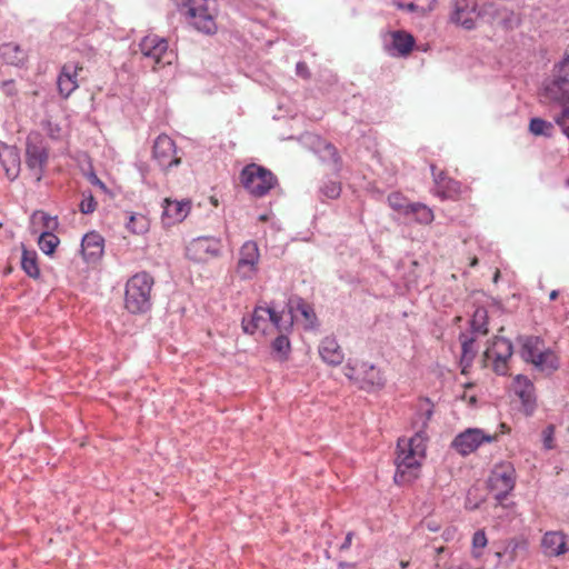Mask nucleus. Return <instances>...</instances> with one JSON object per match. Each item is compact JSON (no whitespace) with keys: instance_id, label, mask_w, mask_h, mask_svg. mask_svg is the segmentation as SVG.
<instances>
[{"instance_id":"obj_57","label":"nucleus","mask_w":569,"mask_h":569,"mask_svg":"<svg viewBox=\"0 0 569 569\" xmlns=\"http://www.w3.org/2000/svg\"><path fill=\"white\" fill-rule=\"evenodd\" d=\"M399 565H400L401 569H406V568H408V567H409V561H407V560H401Z\"/></svg>"},{"instance_id":"obj_35","label":"nucleus","mask_w":569,"mask_h":569,"mask_svg":"<svg viewBox=\"0 0 569 569\" xmlns=\"http://www.w3.org/2000/svg\"><path fill=\"white\" fill-rule=\"evenodd\" d=\"M410 214L415 216L416 221L422 224L431 223L435 218L432 210L420 202L412 203L409 207L408 216Z\"/></svg>"},{"instance_id":"obj_48","label":"nucleus","mask_w":569,"mask_h":569,"mask_svg":"<svg viewBox=\"0 0 569 569\" xmlns=\"http://www.w3.org/2000/svg\"><path fill=\"white\" fill-rule=\"evenodd\" d=\"M2 92L8 97H13L18 93L16 83L13 80H6L1 83Z\"/></svg>"},{"instance_id":"obj_19","label":"nucleus","mask_w":569,"mask_h":569,"mask_svg":"<svg viewBox=\"0 0 569 569\" xmlns=\"http://www.w3.org/2000/svg\"><path fill=\"white\" fill-rule=\"evenodd\" d=\"M287 306L291 315L290 321L288 322V327L292 326L293 319H298V315L302 317L306 329H312L316 326V312L312 306L305 301L302 298L292 297L288 300Z\"/></svg>"},{"instance_id":"obj_17","label":"nucleus","mask_w":569,"mask_h":569,"mask_svg":"<svg viewBox=\"0 0 569 569\" xmlns=\"http://www.w3.org/2000/svg\"><path fill=\"white\" fill-rule=\"evenodd\" d=\"M512 390L520 399L526 415H532L537 407V396L533 382L523 375H518L512 381Z\"/></svg>"},{"instance_id":"obj_31","label":"nucleus","mask_w":569,"mask_h":569,"mask_svg":"<svg viewBox=\"0 0 569 569\" xmlns=\"http://www.w3.org/2000/svg\"><path fill=\"white\" fill-rule=\"evenodd\" d=\"M31 226L34 232L42 230L53 231L58 227V220L56 217H51L44 211L37 210L31 216Z\"/></svg>"},{"instance_id":"obj_5","label":"nucleus","mask_w":569,"mask_h":569,"mask_svg":"<svg viewBox=\"0 0 569 569\" xmlns=\"http://www.w3.org/2000/svg\"><path fill=\"white\" fill-rule=\"evenodd\" d=\"M243 188L253 197L261 198L278 183L277 177L267 168L257 163L247 164L240 172Z\"/></svg>"},{"instance_id":"obj_39","label":"nucleus","mask_w":569,"mask_h":569,"mask_svg":"<svg viewBox=\"0 0 569 569\" xmlns=\"http://www.w3.org/2000/svg\"><path fill=\"white\" fill-rule=\"evenodd\" d=\"M552 124L541 118H532L529 123V130L535 136H550Z\"/></svg>"},{"instance_id":"obj_3","label":"nucleus","mask_w":569,"mask_h":569,"mask_svg":"<svg viewBox=\"0 0 569 569\" xmlns=\"http://www.w3.org/2000/svg\"><path fill=\"white\" fill-rule=\"evenodd\" d=\"M521 343L520 356L530 362L536 370L551 375L559 368V358L553 350L545 346V341L535 336L519 339Z\"/></svg>"},{"instance_id":"obj_60","label":"nucleus","mask_w":569,"mask_h":569,"mask_svg":"<svg viewBox=\"0 0 569 569\" xmlns=\"http://www.w3.org/2000/svg\"><path fill=\"white\" fill-rule=\"evenodd\" d=\"M450 533H451V532H450V530H447V531L445 532V535H446V540H448V539H449Z\"/></svg>"},{"instance_id":"obj_7","label":"nucleus","mask_w":569,"mask_h":569,"mask_svg":"<svg viewBox=\"0 0 569 569\" xmlns=\"http://www.w3.org/2000/svg\"><path fill=\"white\" fill-rule=\"evenodd\" d=\"M49 159V148L39 132H30L26 143V164L40 181Z\"/></svg>"},{"instance_id":"obj_23","label":"nucleus","mask_w":569,"mask_h":569,"mask_svg":"<svg viewBox=\"0 0 569 569\" xmlns=\"http://www.w3.org/2000/svg\"><path fill=\"white\" fill-rule=\"evenodd\" d=\"M269 307H256L249 320L242 319L243 331L249 335H253L257 331L264 332L269 323Z\"/></svg>"},{"instance_id":"obj_50","label":"nucleus","mask_w":569,"mask_h":569,"mask_svg":"<svg viewBox=\"0 0 569 569\" xmlns=\"http://www.w3.org/2000/svg\"><path fill=\"white\" fill-rule=\"evenodd\" d=\"M296 73H297V76H299V77H301L303 79H309L310 78L309 68H308L307 63L303 62V61H299L296 64Z\"/></svg>"},{"instance_id":"obj_2","label":"nucleus","mask_w":569,"mask_h":569,"mask_svg":"<svg viewBox=\"0 0 569 569\" xmlns=\"http://www.w3.org/2000/svg\"><path fill=\"white\" fill-rule=\"evenodd\" d=\"M153 277L147 271L131 276L124 287V308L132 315H142L152 307Z\"/></svg>"},{"instance_id":"obj_10","label":"nucleus","mask_w":569,"mask_h":569,"mask_svg":"<svg viewBox=\"0 0 569 569\" xmlns=\"http://www.w3.org/2000/svg\"><path fill=\"white\" fill-rule=\"evenodd\" d=\"M260 252L257 242L246 241L240 250L236 272L242 280L252 279L258 272Z\"/></svg>"},{"instance_id":"obj_58","label":"nucleus","mask_w":569,"mask_h":569,"mask_svg":"<svg viewBox=\"0 0 569 569\" xmlns=\"http://www.w3.org/2000/svg\"><path fill=\"white\" fill-rule=\"evenodd\" d=\"M96 183H97L100 188H102V189H104V188H106V187H104V183H103L102 181H100L99 179H96Z\"/></svg>"},{"instance_id":"obj_25","label":"nucleus","mask_w":569,"mask_h":569,"mask_svg":"<svg viewBox=\"0 0 569 569\" xmlns=\"http://www.w3.org/2000/svg\"><path fill=\"white\" fill-rule=\"evenodd\" d=\"M190 201L188 200H164L163 206V219L168 220V223L181 222L190 211Z\"/></svg>"},{"instance_id":"obj_8","label":"nucleus","mask_w":569,"mask_h":569,"mask_svg":"<svg viewBox=\"0 0 569 569\" xmlns=\"http://www.w3.org/2000/svg\"><path fill=\"white\" fill-rule=\"evenodd\" d=\"M552 79L546 84V94L559 103L569 102V54L555 64Z\"/></svg>"},{"instance_id":"obj_6","label":"nucleus","mask_w":569,"mask_h":569,"mask_svg":"<svg viewBox=\"0 0 569 569\" xmlns=\"http://www.w3.org/2000/svg\"><path fill=\"white\" fill-rule=\"evenodd\" d=\"M512 353L513 347L510 340L495 337L483 352V366L491 368L497 375L506 376Z\"/></svg>"},{"instance_id":"obj_42","label":"nucleus","mask_w":569,"mask_h":569,"mask_svg":"<svg viewBox=\"0 0 569 569\" xmlns=\"http://www.w3.org/2000/svg\"><path fill=\"white\" fill-rule=\"evenodd\" d=\"M500 23L503 26L505 29H513L519 24V18L518 16L510 10H502L500 11Z\"/></svg>"},{"instance_id":"obj_15","label":"nucleus","mask_w":569,"mask_h":569,"mask_svg":"<svg viewBox=\"0 0 569 569\" xmlns=\"http://www.w3.org/2000/svg\"><path fill=\"white\" fill-rule=\"evenodd\" d=\"M489 487L501 502L515 488V470L511 467L495 469L489 478Z\"/></svg>"},{"instance_id":"obj_45","label":"nucleus","mask_w":569,"mask_h":569,"mask_svg":"<svg viewBox=\"0 0 569 569\" xmlns=\"http://www.w3.org/2000/svg\"><path fill=\"white\" fill-rule=\"evenodd\" d=\"M526 547H527V543L525 541H519V540L512 539V540L508 541V543L505 548V553L509 557L510 561H515L517 558L518 549H526Z\"/></svg>"},{"instance_id":"obj_46","label":"nucleus","mask_w":569,"mask_h":569,"mask_svg":"<svg viewBox=\"0 0 569 569\" xmlns=\"http://www.w3.org/2000/svg\"><path fill=\"white\" fill-rule=\"evenodd\" d=\"M430 169L433 177L436 189L442 183H445L447 179H449V177H447V174L443 171H438L435 164H431Z\"/></svg>"},{"instance_id":"obj_11","label":"nucleus","mask_w":569,"mask_h":569,"mask_svg":"<svg viewBox=\"0 0 569 569\" xmlns=\"http://www.w3.org/2000/svg\"><path fill=\"white\" fill-rule=\"evenodd\" d=\"M176 142L167 134H160L153 142L152 157L163 170L178 167L181 158L177 154Z\"/></svg>"},{"instance_id":"obj_32","label":"nucleus","mask_w":569,"mask_h":569,"mask_svg":"<svg viewBox=\"0 0 569 569\" xmlns=\"http://www.w3.org/2000/svg\"><path fill=\"white\" fill-rule=\"evenodd\" d=\"M149 220L142 213H128L127 229L133 234H143L149 230Z\"/></svg>"},{"instance_id":"obj_30","label":"nucleus","mask_w":569,"mask_h":569,"mask_svg":"<svg viewBox=\"0 0 569 569\" xmlns=\"http://www.w3.org/2000/svg\"><path fill=\"white\" fill-rule=\"evenodd\" d=\"M21 268L30 278L37 279L40 276L37 252L34 250H28L23 244L21 254Z\"/></svg>"},{"instance_id":"obj_37","label":"nucleus","mask_w":569,"mask_h":569,"mask_svg":"<svg viewBox=\"0 0 569 569\" xmlns=\"http://www.w3.org/2000/svg\"><path fill=\"white\" fill-rule=\"evenodd\" d=\"M388 204L395 210L405 216H408L409 207L411 202L407 200L400 192H392L387 198Z\"/></svg>"},{"instance_id":"obj_28","label":"nucleus","mask_w":569,"mask_h":569,"mask_svg":"<svg viewBox=\"0 0 569 569\" xmlns=\"http://www.w3.org/2000/svg\"><path fill=\"white\" fill-rule=\"evenodd\" d=\"M461 341V357H460V366L461 373H468L469 368L471 367L473 359L477 355V349L475 347V339L468 337L467 335H460Z\"/></svg>"},{"instance_id":"obj_49","label":"nucleus","mask_w":569,"mask_h":569,"mask_svg":"<svg viewBox=\"0 0 569 569\" xmlns=\"http://www.w3.org/2000/svg\"><path fill=\"white\" fill-rule=\"evenodd\" d=\"M420 528L423 530L427 529L428 531L431 532H437L440 530L441 525L435 519H425L421 521Z\"/></svg>"},{"instance_id":"obj_29","label":"nucleus","mask_w":569,"mask_h":569,"mask_svg":"<svg viewBox=\"0 0 569 569\" xmlns=\"http://www.w3.org/2000/svg\"><path fill=\"white\" fill-rule=\"evenodd\" d=\"M415 46V39L411 34L405 31H396L392 33L391 49L398 56H407L411 52Z\"/></svg>"},{"instance_id":"obj_55","label":"nucleus","mask_w":569,"mask_h":569,"mask_svg":"<svg viewBox=\"0 0 569 569\" xmlns=\"http://www.w3.org/2000/svg\"><path fill=\"white\" fill-rule=\"evenodd\" d=\"M558 126L561 128L562 132L569 138V121L560 122Z\"/></svg>"},{"instance_id":"obj_12","label":"nucleus","mask_w":569,"mask_h":569,"mask_svg":"<svg viewBox=\"0 0 569 569\" xmlns=\"http://www.w3.org/2000/svg\"><path fill=\"white\" fill-rule=\"evenodd\" d=\"M497 439L496 436H490L478 428H469L457 435L451 447L462 456H467L478 449L485 442H492Z\"/></svg>"},{"instance_id":"obj_21","label":"nucleus","mask_w":569,"mask_h":569,"mask_svg":"<svg viewBox=\"0 0 569 569\" xmlns=\"http://www.w3.org/2000/svg\"><path fill=\"white\" fill-rule=\"evenodd\" d=\"M542 552L547 557H559L568 550L567 537L561 531H548L541 540Z\"/></svg>"},{"instance_id":"obj_4","label":"nucleus","mask_w":569,"mask_h":569,"mask_svg":"<svg viewBox=\"0 0 569 569\" xmlns=\"http://www.w3.org/2000/svg\"><path fill=\"white\" fill-rule=\"evenodd\" d=\"M210 0H177V6L187 9L190 23L200 32L213 34L217 31L216 8Z\"/></svg>"},{"instance_id":"obj_44","label":"nucleus","mask_w":569,"mask_h":569,"mask_svg":"<svg viewBox=\"0 0 569 569\" xmlns=\"http://www.w3.org/2000/svg\"><path fill=\"white\" fill-rule=\"evenodd\" d=\"M541 437H542V445L546 450H551L555 448L556 443H555V426L553 425L547 426L542 430Z\"/></svg>"},{"instance_id":"obj_22","label":"nucleus","mask_w":569,"mask_h":569,"mask_svg":"<svg viewBox=\"0 0 569 569\" xmlns=\"http://www.w3.org/2000/svg\"><path fill=\"white\" fill-rule=\"evenodd\" d=\"M0 58L7 64L23 67L28 61V53L20 44L11 41L0 46Z\"/></svg>"},{"instance_id":"obj_43","label":"nucleus","mask_w":569,"mask_h":569,"mask_svg":"<svg viewBox=\"0 0 569 569\" xmlns=\"http://www.w3.org/2000/svg\"><path fill=\"white\" fill-rule=\"evenodd\" d=\"M82 196H83V198L79 204V210L83 214L92 213L97 208V201H96L94 197L92 196L91 192H89L88 194L83 193Z\"/></svg>"},{"instance_id":"obj_52","label":"nucleus","mask_w":569,"mask_h":569,"mask_svg":"<svg viewBox=\"0 0 569 569\" xmlns=\"http://www.w3.org/2000/svg\"><path fill=\"white\" fill-rule=\"evenodd\" d=\"M352 538H353V533L352 532H348L346 535V538H345V541L341 543L340 546V550H348L351 546V542H352Z\"/></svg>"},{"instance_id":"obj_40","label":"nucleus","mask_w":569,"mask_h":569,"mask_svg":"<svg viewBox=\"0 0 569 569\" xmlns=\"http://www.w3.org/2000/svg\"><path fill=\"white\" fill-rule=\"evenodd\" d=\"M488 539L483 529L477 530L472 537V555L476 558L482 556V550L486 548Z\"/></svg>"},{"instance_id":"obj_18","label":"nucleus","mask_w":569,"mask_h":569,"mask_svg":"<svg viewBox=\"0 0 569 569\" xmlns=\"http://www.w3.org/2000/svg\"><path fill=\"white\" fill-rule=\"evenodd\" d=\"M78 63H66L58 76L57 86L61 97L68 98L78 87V76L82 71Z\"/></svg>"},{"instance_id":"obj_33","label":"nucleus","mask_w":569,"mask_h":569,"mask_svg":"<svg viewBox=\"0 0 569 569\" xmlns=\"http://www.w3.org/2000/svg\"><path fill=\"white\" fill-rule=\"evenodd\" d=\"M436 196L445 199H457L461 193V183L455 179H447L445 183L436 189Z\"/></svg>"},{"instance_id":"obj_20","label":"nucleus","mask_w":569,"mask_h":569,"mask_svg":"<svg viewBox=\"0 0 569 569\" xmlns=\"http://www.w3.org/2000/svg\"><path fill=\"white\" fill-rule=\"evenodd\" d=\"M104 240L98 232H89L81 241V253L87 263H94L103 254Z\"/></svg>"},{"instance_id":"obj_41","label":"nucleus","mask_w":569,"mask_h":569,"mask_svg":"<svg viewBox=\"0 0 569 569\" xmlns=\"http://www.w3.org/2000/svg\"><path fill=\"white\" fill-rule=\"evenodd\" d=\"M320 192L328 199H337L341 193V183L338 181H327L320 188Z\"/></svg>"},{"instance_id":"obj_9","label":"nucleus","mask_w":569,"mask_h":569,"mask_svg":"<svg viewBox=\"0 0 569 569\" xmlns=\"http://www.w3.org/2000/svg\"><path fill=\"white\" fill-rule=\"evenodd\" d=\"M346 370V376L349 379L355 380L362 390L372 391L381 389L386 383V379L380 369L368 362H361L356 367L348 365Z\"/></svg>"},{"instance_id":"obj_51","label":"nucleus","mask_w":569,"mask_h":569,"mask_svg":"<svg viewBox=\"0 0 569 569\" xmlns=\"http://www.w3.org/2000/svg\"><path fill=\"white\" fill-rule=\"evenodd\" d=\"M556 123L568 122L569 121V107H565L559 116L555 118Z\"/></svg>"},{"instance_id":"obj_24","label":"nucleus","mask_w":569,"mask_h":569,"mask_svg":"<svg viewBox=\"0 0 569 569\" xmlns=\"http://www.w3.org/2000/svg\"><path fill=\"white\" fill-rule=\"evenodd\" d=\"M0 162L10 180H14L20 171V154L16 147L4 146L0 150Z\"/></svg>"},{"instance_id":"obj_61","label":"nucleus","mask_w":569,"mask_h":569,"mask_svg":"<svg viewBox=\"0 0 569 569\" xmlns=\"http://www.w3.org/2000/svg\"><path fill=\"white\" fill-rule=\"evenodd\" d=\"M567 184H569V180L567 181Z\"/></svg>"},{"instance_id":"obj_36","label":"nucleus","mask_w":569,"mask_h":569,"mask_svg":"<svg viewBox=\"0 0 569 569\" xmlns=\"http://www.w3.org/2000/svg\"><path fill=\"white\" fill-rule=\"evenodd\" d=\"M488 312L485 308L476 309L471 319V329L473 332L486 335L488 332Z\"/></svg>"},{"instance_id":"obj_27","label":"nucleus","mask_w":569,"mask_h":569,"mask_svg":"<svg viewBox=\"0 0 569 569\" xmlns=\"http://www.w3.org/2000/svg\"><path fill=\"white\" fill-rule=\"evenodd\" d=\"M316 151L322 161L332 163L336 171L341 169V158L337 148L332 143L319 139L316 146Z\"/></svg>"},{"instance_id":"obj_16","label":"nucleus","mask_w":569,"mask_h":569,"mask_svg":"<svg viewBox=\"0 0 569 569\" xmlns=\"http://www.w3.org/2000/svg\"><path fill=\"white\" fill-rule=\"evenodd\" d=\"M478 13L476 11V3L471 0H455L450 21L466 30L476 28Z\"/></svg>"},{"instance_id":"obj_1","label":"nucleus","mask_w":569,"mask_h":569,"mask_svg":"<svg viewBox=\"0 0 569 569\" xmlns=\"http://www.w3.org/2000/svg\"><path fill=\"white\" fill-rule=\"evenodd\" d=\"M432 408H428L417 415L413 427L415 435L406 440H398V453L396 458L395 482L406 485L418 478L421 460L426 456V441L428 439L426 428L432 417Z\"/></svg>"},{"instance_id":"obj_47","label":"nucleus","mask_w":569,"mask_h":569,"mask_svg":"<svg viewBox=\"0 0 569 569\" xmlns=\"http://www.w3.org/2000/svg\"><path fill=\"white\" fill-rule=\"evenodd\" d=\"M270 315H269V322H271L278 330H282L284 326L281 323L282 321V315L280 312H277L273 308H270Z\"/></svg>"},{"instance_id":"obj_34","label":"nucleus","mask_w":569,"mask_h":569,"mask_svg":"<svg viewBox=\"0 0 569 569\" xmlns=\"http://www.w3.org/2000/svg\"><path fill=\"white\" fill-rule=\"evenodd\" d=\"M60 240L53 231L42 230L38 238V246L44 254H52L58 247Z\"/></svg>"},{"instance_id":"obj_56","label":"nucleus","mask_w":569,"mask_h":569,"mask_svg":"<svg viewBox=\"0 0 569 569\" xmlns=\"http://www.w3.org/2000/svg\"><path fill=\"white\" fill-rule=\"evenodd\" d=\"M559 296V291L558 290H552L550 293H549V299L550 300H556Z\"/></svg>"},{"instance_id":"obj_14","label":"nucleus","mask_w":569,"mask_h":569,"mask_svg":"<svg viewBox=\"0 0 569 569\" xmlns=\"http://www.w3.org/2000/svg\"><path fill=\"white\" fill-rule=\"evenodd\" d=\"M168 40L153 33L144 36L139 42L141 54L154 64L166 63L163 58L168 53Z\"/></svg>"},{"instance_id":"obj_54","label":"nucleus","mask_w":569,"mask_h":569,"mask_svg":"<svg viewBox=\"0 0 569 569\" xmlns=\"http://www.w3.org/2000/svg\"><path fill=\"white\" fill-rule=\"evenodd\" d=\"M447 569H472V566L468 562H461L458 565H452L448 567Z\"/></svg>"},{"instance_id":"obj_59","label":"nucleus","mask_w":569,"mask_h":569,"mask_svg":"<svg viewBox=\"0 0 569 569\" xmlns=\"http://www.w3.org/2000/svg\"><path fill=\"white\" fill-rule=\"evenodd\" d=\"M477 263H478V259H477V258H473V259L471 260V262H470V266H471V267H475V266H477Z\"/></svg>"},{"instance_id":"obj_53","label":"nucleus","mask_w":569,"mask_h":569,"mask_svg":"<svg viewBox=\"0 0 569 569\" xmlns=\"http://www.w3.org/2000/svg\"><path fill=\"white\" fill-rule=\"evenodd\" d=\"M400 8L402 9H407L408 11H416L419 9V4L415 3V2H409L407 4H399Z\"/></svg>"},{"instance_id":"obj_38","label":"nucleus","mask_w":569,"mask_h":569,"mask_svg":"<svg viewBox=\"0 0 569 569\" xmlns=\"http://www.w3.org/2000/svg\"><path fill=\"white\" fill-rule=\"evenodd\" d=\"M291 346L289 338L286 335H279L272 341V350L279 356L281 360L287 359L290 352Z\"/></svg>"},{"instance_id":"obj_26","label":"nucleus","mask_w":569,"mask_h":569,"mask_svg":"<svg viewBox=\"0 0 569 569\" xmlns=\"http://www.w3.org/2000/svg\"><path fill=\"white\" fill-rule=\"evenodd\" d=\"M319 355L329 365L338 366L343 361V352L337 340L332 337L322 339L319 346Z\"/></svg>"},{"instance_id":"obj_13","label":"nucleus","mask_w":569,"mask_h":569,"mask_svg":"<svg viewBox=\"0 0 569 569\" xmlns=\"http://www.w3.org/2000/svg\"><path fill=\"white\" fill-rule=\"evenodd\" d=\"M221 242L214 237H199L187 247V257L196 262H206L220 254Z\"/></svg>"}]
</instances>
